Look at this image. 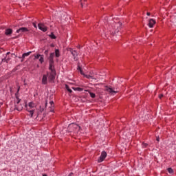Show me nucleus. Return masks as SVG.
<instances>
[{
	"instance_id": "obj_1",
	"label": "nucleus",
	"mask_w": 176,
	"mask_h": 176,
	"mask_svg": "<svg viewBox=\"0 0 176 176\" xmlns=\"http://www.w3.org/2000/svg\"><path fill=\"white\" fill-rule=\"evenodd\" d=\"M80 126L75 123L69 124L67 131L69 133H73L74 135H80Z\"/></svg>"
},
{
	"instance_id": "obj_2",
	"label": "nucleus",
	"mask_w": 176,
	"mask_h": 176,
	"mask_svg": "<svg viewBox=\"0 0 176 176\" xmlns=\"http://www.w3.org/2000/svg\"><path fill=\"white\" fill-rule=\"evenodd\" d=\"M111 27L113 29H110L109 31H110L111 35H116V34H118V32H119V31H120V28L122 27V23L114 22L111 25Z\"/></svg>"
},
{
	"instance_id": "obj_3",
	"label": "nucleus",
	"mask_w": 176,
	"mask_h": 176,
	"mask_svg": "<svg viewBox=\"0 0 176 176\" xmlns=\"http://www.w3.org/2000/svg\"><path fill=\"white\" fill-rule=\"evenodd\" d=\"M49 69L51 71V73L48 77V81L50 82H54V79H56V69H54V67H52Z\"/></svg>"
},
{
	"instance_id": "obj_4",
	"label": "nucleus",
	"mask_w": 176,
	"mask_h": 176,
	"mask_svg": "<svg viewBox=\"0 0 176 176\" xmlns=\"http://www.w3.org/2000/svg\"><path fill=\"white\" fill-rule=\"evenodd\" d=\"M54 52L51 53L50 54V56L48 57V60H49V69H52V68H54Z\"/></svg>"
},
{
	"instance_id": "obj_5",
	"label": "nucleus",
	"mask_w": 176,
	"mask_h": 176,
	"mask_svg": "<svg viewBox=\"0 0 176 176\" xmlns=\"http://www.w3.org/2000/svg\"><path fill=\"white\" fill-rule=\"evenodd\" d=\"M67 50L73 56L74 61H78V52L76 50H74L72 48H69Z\"/></svg>"
},
{
	"instance_id": "obj_6",
	"label": "nucleus",
	"mask_w": 176,
	"mask_h": 176,
	"mask_svg": "<svg viewBox=\"0 0 176 176\" xmlns=\"http://www.w3.org/2000/svg\"><path fill=\"white\" fill-rule=\"evenodd\" d=\"M107 153L105 151H102L101 153L100 156L98 159V163H102V162H104L105 160V157L107 156Z\"/></svg>"
},
{
	"instance_id": "obj_7",
	"label": "nucleus",
	"mask_w": 176,
	"mask_h": 176,
	"mask_svg": "<svg viewBox=\"0 0 176 176\" xmlns=\"http://www.w3.org/2000/svg\"><path fill=\"white\" fill-rule=\"evenodd\" d=\"M38 27L41 31H43V32H46V31H47V27L45 26L43 23H38Z\"/></svg>"
},
{
	"instance_id": "obj_8",
	"label": "nucleus",
	"mask_w": 176,
	"mask_h": 176,
	"mask_svg": "<svg viewBox=\"0 0 176 176\" xmlns=\"http://www.w3.org/2000/svg\"><path fill=\"white\" fill-rule=\"evenodd\" d=\"M28 31H30V30H28V28L23 27V28H20L19 29H18L16 30V33L20 34V32H21V33L28 32Z\"/></svg>"
},
{
	"instance_id": "obj_9",
	"label": "nucleus",
	"mask_w": 176,
	"mask_h": 176,
	"mask_svg": "<svg viewBox=\"0 0 176 176\" xmlns=\"http://www.w3.org/2000/svg\"><path fill=\"white\" fill-rule=\"evenodd\" d=\"M155 24H156V21H155V19H149L148 27L150 28H153V25H155Z\"/></svg>"
},
{
	"instance_id": "obj_10",
	"label": "nucleus",
	"mask_w": 176,
	"mask_h": 176,
	"mask_svg": "<svg viewBox=\"0 0 176 176\" xmlns=\"http://www.w3.org/2000/svg\"><path fill=\"white\" fill-rule=\"evenodd\" d=\"M106 91H108V93H110L111 94H113V93H115V94H116V93H118V91H115L113 90V89L108 87H106Z\"/></svg>"
},
{
	"instance_id": "obj_11",
	"label": "nucleus",
	"mask_w": 176,
	"mask_h": 176,
	"mask_svg": "<svg viewBox=\"0 0 176 176\" xmlns=\"http://www.w3.org/2000/svg\"><path fill=\"white\" fill-rule=\"evenodd\" d=\"M25 108H26V111H28V112H30V118H32V116H34V113L35 112V110L28 109V106L27 104L25 105Z\"/></svg>"
},
{
	"instance_id": "obj_12",
	"label": "nucleus",
	"mask_w": 176,
	"mask_h": 176,
	"mask_svg": "<svg viewBox=\"0 0 176 176\" xmlns=\"http://www.w3.org/2000/svg\"><path fill=\"white\" fill-rule=\"evenodd\" d=\"M42 84L47 85V76L43 75L42 78Z\"/></svg>"
},
{
	"instance_id": "obj_13",
	"label": "nucleus",
	"mask_w": 176,
	"mask_h": 176,
	"mask_svg": "<svg viewBox=\"0 0 176 176\" xmlns=\"http://www.w3.org/2000/svg\"><path fill=\"white\" fill-rule=\"evenodd\" d=\"M5 34L8 36L9 35H12L13 34V30L8 28L6 30Z\"/></svg>"
},
{
	"instance_id": "obj_14",
	"label": "nucleus",
	"mask_w": 176,
	"mask_h": 176,
	"mask_svg": "<svg viewBox=\"0 0 176 176\" xmlns=\"http://www.w3.org/2000/svg\"><path fill=\"white\" fill-rule=\"evenodd\" d=\"M50 104L51 105L50 107V112H54V102L50 101Z\"/></svg>"
},
{
	"instance_id": "obj_15",
	"label": "nucleus",
	"mask_w": 176,
	"mask_h": 176,
	"mask_svg": "<svg viewBox=\"0 0 176 176\" xmlns=\"http://www.w3.org/2000/svg\"><path fill=\"white\" fill-rule=\"evenodd\" d=\"M43 111H45V109L42 108V107L40 106V111L37 113V118H39V116L43 112Z\"/></svg>"
},
{
	"instance_id": "obj_16",
	"label": "nucleus",
	"mask_w": 176,
	"mask_h": 176,
	"mask_svg": "<svg viewBox=\"0 0 176 176\" xmlns=\"http://www.w3.org/2000/svg\"><path fill=\"white\" fill-rule=\"evenodd\" d=\"M73 90L75 91H83V88L80 87H72Z\"/></svg>"
},
{
	"instance_id": "obj_17",
	"label": "nucleus",
	"mask_w": 176,
	"mask_h": 176,
	"mask_svg": "<svg viewBox=\"0 0 176 176\" xmlns=\"http://www.w3.org/2000/svg\"><path fill=\"white\" fill-rule=\"evenodd\" d=\"M55 56L57 58L60 57V50L58 49L55 50Z\"/></svg>"
},
{
	"instance_id": "obj_18",
	"label": "nucleus",
	"mask_w": 176,
	"mask_h": 176,
	"mask_svg": "<svg viewBox=\"0 0 176 176\" xmlns=\"http://www.w3.org/2000/svg\"><path fill=\"white\" fill-rule=\"evenodd\" d=\"M30 54H31V52L23 54L22 58H25V57L30 56Z\"/></svg>"
},
{
	"instance_id": "obj_19",
	"label": "nucleus",
	"mask_w": 176,
	"mask_h": 176,
	"mask_svg": "<svg viewBox=\"0 0 176 176\" xmlns=\"http://www.w3.org/2000/svg\"><path fill=\"white\" fill-rule=\"evenodd\" d=\"M23 111V107H18L17 105L15 104L14 106V111Z\"/></svg>"
},
{
	"instance_id": "obj_20",
	"label": "nucleus",
	"mask_w": 176,
	"mask_h": 176,
	"mask_svg": "<svg viewBox=\"0 0 176 176\" xmlns=\"http://www.w3.org/2000/svg\"><path fill=\"white\" fill-rule=\"evenodd\" d=\"M49 36H50V38H51V39H56V38H57L53 32H52L51 34L49 35Z\"/></svg>"
},
{
	"instance_id": "obj_21",
	"label": "nucleus",
	"mask_w": 176,
	"mask_h": 176,
	"mask_svg": "<svg viewBox=\"0 0 176 176\" xmlns=\"http://www.w3.org/2000/svg\"><path fill=\"white\" fill-rule=\"evenodd\" d=\"M78 70L80 71V74L81 75H85V73H83V70L82 69V67H80V66H78Z\"/></svg>"
},
{
	"instance_id": "obj_22",
	"label": "nucleus",
	"mask_w": 176,
	"mask_h": 176,
	"mask_svg": "<svg viewBox=\"0 0 176 176\" xmlns=\"http://www.w3.org/2000/svg\"><path fill=\"white\" fill-rule=\"evenodd\" d=\"M65 89L69 91V93H72V89L69 88V86L68 85H65Z\"/></svg>"
},
{
	"instance_id": "obj_23",
	"label": "nucleus",
	"mask_w": 176,
	"mask_h": 176,
	"mask_svg": "<svg viewBox=\"0 0 176 176\" xmlns=\"http://www.w3.org/2000/svg\"><path fill=\"white\" fill-rule=\"evenodd\" d=\"M35 107V103L30 102L29 103V108H34Z\"/></svg>"
},
{
	"instance_id": "obj_24",
	"label": "nucleus",
	"mask_w": 176,
	"mask_h": 176,
	"mask_svg": "<svg viewBox=\"0 0 176 176\" xmlns=\"http://www.w3.org/2000/svg\"><path fill=\"white\" fill-rule=\"evenodd\" d=\"M89 95L91 98H96V94L89 91Z\"/></svg>"
},
{
	"instance_id": "obj_25",
	"label": "nucleus",
	"mask_w": 176,
	"mask_h": 176,
	"mask_svg": "<svg viewBox=\"0 0 176 176\" xmlns=\"http://www.w3.org/2000/svg\"><path fill=\"white\" fill-rule=\"evenodd\" d=\"M39 61H40L41 64H42L45 61V59L43 58V55H41V56L39 59Z\"/></svg>"
},
{
	"instance_id": "obj_26",
	"label": "nucleus",
	"mask_w": 176,
	"mask_h": 176,
	"mask_svg": "<svg viewBox=\"0 0 176 176\" xmlns=\"http://www.w3.org/2000/svg\"><path fill=\"white\" fill-rule=\"evenodd\" d=\"M168 172L169 173V174H173V173H174V170H173V168H168Z\"/></svg>"
},
{
	"instance_id": "obj_27",
	"label": "nucleus",
	"mask_w": 176,
	"mask_h": 176,
	"mask_svg": "<svg viewBox=\"0 0 176 176\" xmlns=\"http://www.w3.org/2000/svg\"><path fill=\"white\" fill-rule=\"evenodd\" d=\"M19 91H20V87H19L17 92L15 94L16 100H20V98H19V96H17V93H19Z\"/></svg>"
},
{
	"instance_id": "obj_28",
	"label": "nucleus",
	"mask_w": 176,
	"mask_h": 176,
	"mask_svg": "<svg viewBox=\"0 0 176 176\" xmlns=\"http://www.w3.org/2000/svg\"><path fill=\"white\" fill-rule=\"evenodd\" d=\"M7 57H8V56H6L4 58L2 59V63H8V62Z\"/></svg>"
},
{
	"instance_id": "obj_29",
	"label": "nucleus",
	"mask_w": 176,
	"mask_h": 176,
	"mask_svg": "<svg viewBox=\"0 0 176 176\" xmlns=\"http://www.w3.org/2000/svg\"><path fill=\"white\" fill-rule=\"evenodd\" d=\"M41 56H42V55H41V54H37V55H36L34 57H35V58H36V59L38 60V58H39L40 57H41Z\"/></svg>"
},
{
	"instance_id": "obj_30",
	"label": "nucleus",
	"mask_w": 176,
	"mask_h": 176,
	"mask_svg": "<svg viewBox=\"0 0 176 176\" xmlns=\"http://www.w3.org/2000/svg\"><path fill=\"white\" fill-rule=\"evenodd\" d=\"M84 76H85V78H87V79H90L92 78L91 76L90 75H84Z\"/></svg>"
},
{
	"instance_id": "obj_31",
	"label": "nucleus",
	"mask_w": 176,
	"mask_h": 176,
	"mask_svg": "<svg viewBox=\"0 0 176 176\" xmlns=\"http://www.w3.org/2000/svg\"><path fill=\"white\" fill-rule=\"evenodd\" d=\"M142 145H143V148H146V146H148V144L146 143H142Z\"/></svg>"
},
{
	"instance_id": "obj_32",
	"label": "nucleus",
	"mask_w": 176,
	"mask_h": 176,
	"mask_svg": "<svg viewBox=\"0 0 176 176\" xmlns=\"http://www.w3.org/2000/svg\"><path fill=\"white\" fill-rule=\"evenodd\" d=\"M44 54H45V56H47V54H49V50H45Z\"/></svg>"
},
{
	"instance_id": "obj_33",
	"label": "nucleus",
	"mask_w": 176,
	"mask_h": 176,
	"mask_svg": "<svg viewBox=\"0 0 176 176\" xmlns=\"http://www.w3.org/2000/svg\"><path fill=\"white\" fill-rule=\"evenodd\" d=\"M163 97H164L163 94H161L159 95V98L162 99V98H163Z\"/></svg>"
},
{
	"instance_id": "obj_34",
	"label": "nucleus",
	"mask_w": 176,
	"mask_h": 176,
	"mask_svg": "<svg viewBox=\"0 0 176 176\" xmlns=\"http://www.w3.org/2000/svg\"><path fill=\"white\" fill-rule=\"evenodd\" d=\"M32 24H33V26L34 27V28H37L36 23H33Z\"/></svg>"
},
{
	"instance_id": "obj_35",
	"label": "nucleus",
	"mask_w": 176,
	"mask_h": 176,
	"mask_svg": "<svg viewBox=\"0 0 176 176\" xmlns=\"http://www.w3.org/2000/svg\"><path fill=\"white\" fill-rule=\"evenodd\" d=\"M20 101H21V99H18L17 101H16V104H20Z\"/></svg>"
},
{
	"instance_id": "obj_36",
	"label": "nucleus",
	"mask_w": 176,
	"mask_h": 176,
	"mask_svg": "<svg viewBox=\"0 0 176 176\" xmlns=\"http://www.w3.org/2000/svg\"><path fill=\"white\" fill-rule=\"evenodd\" d=\"M83 5H87L86 3H81V6L83 8Z\"/></svg>"
},
{
	"instance_id": "obj_37",
	"label": "nucleus",
	"mask_w": 176,
	"mask_h": 176,
	"mask_svg": "<svg viewBox=\"0 0 176 176\" xmlns=\"http://www.w3.org/2000/svg\"><path fill=\"white\" fill-rule=\"evenodd\" d=\"M10 60V58L7 57V61H8V63H9Z\"/></svg>"
},
{
	"instance_id": "obj_38",
	"label": "nucleus",
	"mask_w": 176,
	"mask_h": 176,
	"mask_svg": "<svg viewBox=\"0 0 176 176\" xmlns=\"http://www.w3.org/2000/svg\"><path fill=\"white\" fill-rule=\"evenodd\" d=\"M72 175H74V173H70L68 176H72Z\"/></svg>"
},
{
	"instance_id": "obj_39",
	"label": "nucleus",
	"mask_w": 176,
	"mask_h": 176,
	"mask_svg": "<svg viewBox=\"0 0 176 176\" xmlns=\"http://www.w3.org/2000/svg\"><path fill=\"white\" fill-rule=\"evenodd\" d=\"M50 47H54V44H51V45H50Z\"/></svg>"
},
{
	"instance_id": "obj_40",
	"label": "nucleus",
	"mask_w": 176,
	"mask_h": 176,
	"mask_svg": "<svg viewBox=\"0 0 176 176\" xmlns=\"http://www.w3.org/2000/svg\"><path fill=\"white\" fill-rule=\"evenodd\" d=\"M9 54H10V52H7L6 57H8V56H9Z\"/></svg>"
},
{
	"instance_id": "obj_41",
	"label": "nucleus",
	"mask_w": 176,
	"mask_h": 176,
	"mask_svg": "<svg viewBox=\"0 0 176 176\" xmlns=\"http://www.w3.org/2000/svg\"><path fill=\"white\" fill-rule=\"evenodd\" d=\"M146 14L147 16H151V12H147Z\"/></svg>"
},
{
	"instance_id": "obj_42",
	"label": "nucleus",
	"mask_w": 176,
	"mask_h": 176,
	"mask_svg": "<svg viewBox=\"0 0 176 176\" xmlns=\"http://www.w3.org/2000/svg\"><path fill=\"white\" fill-rule=\"evenodd\" d=\"M17 38H19V36L14 37L13 39H17Z\"/></svg>"
},
{
	"instance_id": "obj_43",
	"label": "nucleus",
	"mask_w": 176,
	"mask_h": 176,
	"mask_svg": "<svg viewBox=\"0 0 176 176\" xmlns=\"http://www.w3.org/2000/svg\"><path fill=\"white\" fill-rule=\"evenodd\" d=\"M47 107V102H45V108Z\"/></svg>"
},
{
	"instance_id": "obj_44",
	"label": "nucleus",
	"mask_w": 176,
	"mask_h": 176,
	"mask_svg": "<svg viewBox=\"0 0 176 176\" xmlns=\"http://www.w3.org/2000/svg\"><path fill=\"white\" fill-rule=\"evenodd\" d=\"M45 116H46V114H45V113H43V118H45Z\"/></svg>"
},
{
	"instance_id": "obj_45",
	"label": "nucleus",
	"mask_w": 176,
	"mask_h": 176,
	"mask_svg": "<svg viewBox=\"0 0 176 176\" xmlns=\"http://www.w3.org/2000/svg\"><path fill=\"white\" fill-rule=\"evenodd\" d=\"M28 109H29L30 111H32L30 107H29Z\"/></svg>"
},
{
	"instance_id": "obj_46",
	"label": "nucleus",
	"mask_w": 176,
	"mask_h": 176,
	"mask_svg": "<svg viewBox=\"0 0 176 176\" xmlns=\"http://www.w3.org/2000/svg\"><path fill=\"white\" fill-rule=\"evenodd\" d=\"M159 140H160L159 138H157L156 140H157V141H159Z\"/></svg>"
},
{
	"instance_id": "obj_47",
	"label": "nucleus",
	"mask_w": 176,
	"mask_h": 176,
	"mask_svg": "<svg viewBox=\"0 0 176 176\" xmlns=\"http://www.w3.org/2000/svg\"><path fill=\"white\" fill-rule=\"evenodd\" d=\"M43 176H47V175H46V174H43Z\"/></svg>"
},
{
	"instance_id": "obj_48",
	"label": "nucleus",
	"mask_w": 176,
	"mask_h": 176,
	"mask_svg": "<svg viewBox=\"0 0 176 176\" xmlns=\"http://www.w3.org/2000/svg\"><path fill=\"white\" fill-rule=\"evenodd\" d=\"M78 49H80V46H78Z\"/></svg>"
},
{
	"instance_id": "obj_49",
	"label": "nucleus",
	"mask_w": 176,
	"mask_h": 176,
	"mask_svg": "<svg viewBox=\"0 0 176 176\" xmlns=\"http://www.w3.org/2000/svg\"><path fill=\"white\" fill-rule=\"evenodd\" d=\"M84 2H86V0H84Z\"/></svg>"
}]
</instances>
